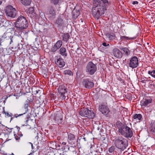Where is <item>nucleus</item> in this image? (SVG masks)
I'll use <instances>...</instances> for the list:
<instances>
[{
	"mask_svg": "<svg viewBox=\"0 0 155 155\" xmlns=\"http://www.w3.org/2000/svg\"><path fill=\"white\" fill-rule=\"evenodd\" d=\"M5 12L7 16L12 18H15L18 13L16 9L11 5H8L6 7Z\"/></svg>",
	"mask_w": 155,
	"mask_h": 155,
	"instance_id": "5",
	"label": "nucleus"
},
{
	"mask_svg": "<svg viewBox=\"0 0 155 155\" xmlns=\"http://www.w3.org/2000/svg\"><path fill=\"white\" fill-rule=\"evenodd\" d=\"M60 95V98H61L63 100L65 98L66 95L67 94V93H63V94H59Z\"/></svg>",
	"mask_w": 155,
	"mask_h": 155,
	"instance_id": "34",
	"label": "nucleus"
},
{
	"mask_svg": "<svg viewBox=\"0 0 155 155\" xmlns=\"http://www.w3.org/2000/svg\"><path fill=\"white\" fill-rule=\"evenodd\" d=\"M28 104L27 103L26 104H25L24 105V107H22L21 110H23V111H22V113L21 114H19L18 116H15V117H18L20 116H21L22 115H23V114H26L27 111H28Z\"/></svg>",
	"mask_w": 155,
	"mask_h": 155,
	"instance_id": "18",
	"label": "nucleus"
},
{
	"mask_svg": "<svg viewBox=\"0 0 155 155\" xmlns=\"http://www.w3.org/2000/svg\"><path fill=\"white\" fill-rule=\"evenodd\" d=\"M82 83L83 85L86 88L89 89L92 88L94 86V83L90 81L88 79H84Z\"/></svg>",
	"mask_w": 155,
	"mask_h": 155,
	"instance_id": "9",
	"label": "nucleus"
},
{
	"mask_svg": "<svg viewBox=\"0 0 155 155\" xmlns=\"http://www.w3.org/2000/svg\"><path fill=\"white\" fill-rule=\"evenodd\" d=\"M120 49L123 51L127 55H129L130 53V51L127 48H120Z\"/></svg>",
	"mask_w": 155,
	"mask_h": 155,
	"instance_id": "26",
	"label": "nucleus"
},
{
	"mask_svg": "<svg viewBox=\"0 0 155 155\" xmlns=\"http://www.w3.org/2000/svg\"><path fill=\"white\" fill-rule=\"evenodd\" d=\"M152 101V99L151 98H147L143 100L141 102V105L142 106L148 107L150 105Z\"/></svg>",
	"mask_w": 155,
	"mask_h": 155,
	"instance_id": "11",
	"label": "nucleus"
},
{
	"mask_svg": "<svg viewBox=\"0 0 155 155\" xmlns=\"http://www.w3.org/2000/svg\"><path fill=\"white\" fill-rule=\"evenodd\" d=\"M55 62L56 64L60 68L63 67L65 65V62L64 59L61 57L58 58Z\"/></svg>",
	"mask_w": 155,
	"mask_h": 155,
	"instance_id": "16",
	"label": "nucleus"
},
{
	"mask_svg": "<svg viewBox=\"0 0 155 155\" xmlns=\"http://www.w3.org/2000/svg\"><path fill=\"white\" fill-rule=\"evenodd\" d=\"M99 110L103 114H107L109 111L107 106L103 104L99 105Z\"/></svg>",
	"mask_w": 155,
	"mask_h": 155,
	"instance_id": "15",
	"label": "nucleus"
},
{
	"mask_svg": "<svg viewBox=\"0 0 155 155\" xmlns=\"http://www.w3.org/2000/svg\"><path fill=\"white\" fill-rule=\"evenodd\" d=\"M20 1L23 5L28 6L31 4V0H20Z\"/></svg>",
	"mask_w": 155,
	"mask_h": 155,
	"instance_id": "24",
	"label": "nucleus"
},
{
	"mask_svg": "<svg viewBox=\"0 0 155 155\" xmlns=\"http://www.w3.org/2000/svg\"><path fill=\"white\" fill-rule=\"evenodd\" d=\"M58 116L59 117H55V120L58 123L60 124L61 123L62 120V117L59 114H58Z\"/></svg>",
	"mask_w": 155,
	"mask_h": 155,
	"instance_id": "27",
	"label": "nucleus"
},
{
	"mask_svg": "<svg viewBox=\"0 0 155 155\" xmlns=\"http://www.w3.org/2000/svg\"><path fill=\"white\" fill-rule=\"evenodd\" d=\"M13 130L14 133V136L16 140H18L20 137L22 136V134L18 128H15L12 129Z\"/></svg>",
	"mask_w": 155,
	"mask_h": 155,
	"instance_id": "14",
	"label": "nucleus"
},
{
	"mask_svg": "<svg viewBox=\"0 0 155 155\" xmlns=\"http://www.w3.org/2000/svg\"><path fill=\"white\" fill-rule=\"evenodd\" d=\"M114 147H111L109 149L108 151L110 153H112L114 151Z\"/></svg>",
	"mask_w": 155,
	"mask_h": 155,
	"instance_id": "36",
	"label": "nucleus"
},
{
	"mask_svg": "<svg viewBox=\"0 0 155 155\" xmlns=\"http://www.w3.org/2000/svg\"><path fill=\"white\" fill-rule=\"evenodd\" d=\"M56 24L59 26H62L64 24V22L63 20L60 18H58L56 21Z\"/></svg>",
	"mask_w": 155,
	"mask_h": 155,
	"instance_id": "23",
	"label": "nucleus"
},
{
	"mask_svg": "<svg viewBox=\"0 0 155 155\" xmlns=\"http://www.w3.org/2000/svg\"><path fill=\"white\" fill-rule=\"evenodd\" d=\"M31 147H32V148L33 147V145H32V144L31 143Z\"/></svg>",
	"mask_w": 155,
	"mask_h": 155,
	"instance_id": "45",
	"label": "nucleus"
},
{
	"mask_svg": "<svg viewBox=\"0 0 155 155\" xmlns=\"http://www.w3.org/2000/svg\"><path fill=\"white\" fill-rule=\"evenodd\" d=\"M138 61L137 58L135 56H133L130 59L129 62V67L132 69L137 68L138 65Z\"/></svg>",
	"mask_w": 155,
	"mask_h": 155,
	"instance_id": "8",
	"label": "nucleus"
},
{
	"mask_svg": "<svg viewBox=\"0 0 155 155\" xmlns=\"http://www.w3.org/2000/svg\"><path fill=\"white\" fill-rule=\"evenodd\" d=\"M106 35L108 37L110 40L114 39L115 38V35L114 34H107Z\"/></svg>",
	"mask_w": 155,
	"mask_h": 155,
	"instance_id": "30",
	"label": "nucleus"
},
{
	"mask_svg": "<svg viewBox=\"0 0 155 155\" xmlns=\"http://www.w3.org/2000/svg\"><path fill=\"white\" fill-rule=\"evenodd\" d=\"M7 115L9 117L10 116V115L8 113L7 114Z\"/></svg>",
	"mask_w": 155,
	"mask_h": 155,
	"instance_id": "42",
	"label": "nucleus"
},
{
	"mask_svg": "<svg viewBox=\"0 0 155 155\" xmlns=\"http://www.w3.org/2000/svg\"><path fill=\"white\" fill-rule=\"evenodd\" d=\"M28 120H26V123L28 122Z\"/></svg>",
	"mask_w": 155,
	"mask_h": 155,
	"instance_id": "44",
	"label": "nucleus"
},
{
	"mask_svg": "<svg viewBox=\"0 0 155 155\" xmlns=\"http://www.w3.org/2000/svg\"><path fill=\"white\" fill-rule=\"evenodd\" d=\"M96 65L93 64L92 62H89L87 64L86 67V71L91 75L94 74L97 70Z\"/></svg>",
	"mask_w": 155,
	"mask_h": 155,
	"instance_id": "7",
	"label": "nucleus"
},
{
	"mask_svg": "<svg viewBox=\"0 0 155 155\" xmlns=\"http://www.w3.org/2000/svg\"><path fill=\"white\" fill-rule=\"evenodd\" d=\"M142 116L140 114H135L133 116L134 119L137 122H139Z\"/></svg>",
	"mask_w": 155,
	"mask_h": 155,
	"instance_id": "22",
	"label": "nucleus"
},
{
	"mask_svg": "<svg viewBox=\"0 0 155 155\" xmlns=\"http://www.w3.org/2000/svg\"><path fill=\"white\" fill-rule=\"evenodd\" d=\"M151 130L153 132L155 133V121L151 124Z\"/></svg>",
	"mask_w": 155,
	"mask_h": 155,
	"instance_id": "32",
	"label": "nucleus"
},
{
	"mask_svg": "<svg viewBox=\"0 0 155 155\" xmlns=\"http://www.w3.org/2000/svg\"><path fill=\"white\" fill-rule=\"evenodd\" d=\"M47 14L48 18L52 20L55 17V10L53 7H51L48 9L47 12Z\"/></svg>",
	"mask_w": 155,
	"mask_h": 155,
	"instance_id": "10",
	"label": "nucleus"
},
{
	"mask_svg": "<svg viewBox=\"0 0 155 155\" xmlns=\"http://www.w3.org/2000/svg\"><path fill=\"white\" fill-rule=\"evenodd\" d=\"M29 11L31 12V13L33 12V9L32 8H30L28 10Z\"/></svg>",
	"mask_w": 155,
	"mask_h": 155,
	"instance_id": "39",
	"label": "nucleus"
},
{
	"mask_svg": "<svg viewBox=\"0 0 155 155\" xmlns=\"http://www.w3.org/2000/svg\"><path fill=\"white\" fill-rule=\"evenodd\" d=\"M58 90L59 94L67 93V92L66 87L64 85L59 86Z\"/></svg>",
	"mask_w": 155,
	"mask_h": 155,
	"instance_id": "19",
	"label": "nucleus"
},
{
	"mask_svg": "<svg viewBox=\"0 0 155 155\" xmlns=\"http://www.w3.org/2000/svg\"><path fill=\"white\" fill-rule=\"evenodd\" d=\"M68 138L71 140H73L74 138V136L73 134L69 133L68 134Z\"/></svg>",
	"mask_w": 155,
	"mask_h": 155,
	"instance_id": "33",
	"label": "nucleus"
},
{
	"mask_svg": "<svg viewBox=\"0 0 155 155\" xmlns=\"http://www.w3.org/2000/svg\"><path fill=\"white\" fill-rule=\"evenodd\" d=\"M113 54L115 57L118 58H121L123 56L122 52L117 48H114L113 49Z\"/></svg>",
	"mask_w": 155,
	"mask_h": 155,
	"instance_id": "13",
	"label": "nucleus"
},
{
	"mask_svg": "<svg viewBox=\"0 0 155 155\" xmlns=\"http://www.w3.org/2000/svg\"><path fill=\"white\" fill-rule=\"evenodd\" d=\"M148 73L155 79V68L152 71H149Z\"/></svg>",
	"mask_w": 155,
	"mask_h": 155,
	"instance_id": "31",
	"label": "nucleus"
},
{
	"mask_svg": "<svg viewBox=\"0 0 155 155\" xmlns=\"http://www.w3.org/2000/svg\"><path fill=\"white\" fill-rule=\"evenodd\" d=\"M62 144L64 145H66V143L65 142H63L62 143Z\"/></svg>",
	"mask_w": 155,
	"mask_h": 155,
	"instance_id": "40",
	"label": "nucleus"
},
{
	"mask_svg": "<svg viewBox=\"0 0 155 155\" xmlns=\"http://www.w3.org/2000/svg\"><path fill=\"white\" fill-rule=\"evenodd\" d=\"M70 36L68 33L64 34L62 35L63 40L64 41H67L69 38Z\"/></svg>",
	"mask_w": 155,
	"mask_h": 155,
	"instance_id": "28",
	"label": "nucleus"
},
{
	"mask_svg": "<svg viewBox=\"0 0 155 155\" xmlns=\"http://www.w3.org/2000/svg\"><path fill=\"white\" fill-rule=\"evenodd\" d=\"M110 2L107 0H94L92 14L98 19L101 15L104 14Z\"/></svg>",
	"mask_w": 155,
	"mask_h": 155,
	"instance_id": "1",
	"label": "nucleus"
},
{
	"mask_svg": "<svg viewBox=\"0 0 155 155\" xmlns=\"http://www.w3.org/2000/svg\"><path fill=\"white\" fill-rule=\"evenodd\" d=\"M102 45L105 47H106L109 46V44L108 43H107L105 42H104L102 43Z\"/></svg>",
	"mask_w": 155,
	"mask_h": 155,
	"instance_id": "37",
	"label": "nucleus"
},
{
	"mask_svg": "<svg viewBox=\"0 0 155 155\" xmlns=\"http://www.w3.org/2000/svg\"><path fill=\"white\" fill-rule=\"evenodd\" d=\"M63 74L65 75H68L70 76H73V73L71 71L69 70H66L63 71Z\"/></svg>",
	"mask_w": 155,
	"mask_h": 155,
	"instance_id": "29",
	"label": "nucleus"
},
{
	"mask_svg": "<svg viewBox=\"0 0 155 155\" xmlns=\"http://www.w3.org/2000/svg\"><path fill=\"white\" fill-rule=\"evenodd\" d=\"M15 27L18 32H21L24 29L26 28L28 26V23L25 17L21 15L17 18L15 23Z\"/></svg>",
	"mask_w": 155,
	"mask_h": 155,
	"instance_id": "2",
	"label": "nucleus"
},
{
	"mask_svg": "<svg viewBox=\"0 0 155 155\" xmlns=\"http://www.w3.org/2000/svg\"><path fill=\"white\" fill-rule=\"evenodd\" d=\"M138 2L137 1H133L132 2V4L133 5L138 4Z\"/></svg>",
	"mask_w": 155,
	"mask_h": 155,
	"instance_id": "38",
	"label": "nucleus"
},
{
	"mask_svg": "<svg viewBox=\"0 0 155 155\" xmlns=\"http://www.w3.org/2000/svg\"><path fill=\"white\" fill-rule=\"evenodd\" d=\"M135 38H136L135 37L129 38L125 36H120V40L121 41L125 40H129L130 39L134 40Z\"/></svg>",
	"mask_w": 155,
	"mask_h": 155,
	"instance_id": "25",
	"label": "nucleus"
},
{
	"mask_svg": "<svg viewBox=\"0 0 155 155\" xmlns=\"http://www.w3.org/2000/svg\"><path fill=\"white\" fill-rule=\"evenodd\" d=\"M2 0H0V5H1L2 3Z\"/></svg>",
	"mask_w": 155,
	"mask_h": 155,
	"instance_id": "41",
	"label": "nucleus"
},
{
	"mask_svg": "<svg viewBox=\"0 0 155 155\" xmlns=\"http://www.w3.org/2000/svg\"><path fill=\"white\" fill-rule=\"evenodd\" d=\"M3 37L6 38L7 40H10V44H11L13 42V37L10 35V33H5L3 35Z\"/></svg>",
	"mask_w": 155,
	"mask_h": 155,
	"instance_id": "17",
	"label": "nucleus"
},
{
	"mask_svg": "<svg viewBox=\"0 0 155 155\" xmlns=\"http://www.w3.org/2000/svg\"><path fill=\"white\" fill-rule=\"evenodd\" d=\"M80 115L86 117L88 118L92 119L95 117L94 112L92 110H88L87 108L81 109L79 112Z\"/></svg>",
	"mask_w": 155,
	"mask_h": 155,
	"instance_id": "6",
	"label": "nucleus"
},
{
	"mask_svg": "<svg viewBox=\"0 0 155 155\" xmlns=\"http://www.w3.org/2000/svg\"><path fill=\"white\" fill-rule=\"evenodd\" d=\"M73 18L74 19H76L80 15V12L76 10H74L72 12Z\"/></svg>",
	"mask_w": 155,
	"mask_h": 155,
	"instance_id": "21",
	"label": "nucleus"
},
{
	"mask_svg": "<svg viewBox=\"0 0 155 155\" xmlns=\"http://www.w3.org/2000/svg\"><path fill=\"white\" fill-rule=\"evenodd\" d=\"M59 53L61 55L64 57H66L68 55L66 49L64 47H62L60 48Z\"/></svg>",
	"mask_w": 155,
	"mask_h": 155,
	"instance_id": "20",
	"label": "nucleus"
},
{
	"mask_svg": "<svg viewBox=\"0 0 155 155\" xmlns=\"http://www.w3.org/2000/svg\"><path fill=\"white\" fill-rule=\"evenodd\" d=\"M119 132L121 134L126 138L131 137L133 132L131 129L127 126L123 125L118 128Z\"/></svg>",
	"mask_w": 155,
	"mask_h": 155,
	"instance_id": "4",
	"label": "nucleus"
},
{
	"mask_svg": "<svg viewBox=\"0 0 155 155\" xmlns=\"http://www.w3.org/2000/svg\"><path fill=\"white\" fill-rule=\"evenodd\" d=\"M114 142L116 147L122 150L126 149L128 146L127 140L121 137L116 139Z\"/></svg>",
	"mask_w": 155,
	"mask_h": 155,
	"instance_id": "3",
	"label": "nucleus"
},
{
	"mask_svg": "<svg viewBox=\"0 0 155 155\" xmlns=\"http://www.w3.org/2000/svg\"><path fill=\"white\" fill-rule=\"evenodd\" d=\"M81 22H83V19H81Z\"/></svg>",
	"mask_w": 155,
	"mask_h": 155,
	"instance_id": "43",
	"label": "nucleus"
},
{
	"mask_svg": "<svg viewBox=\"0 0 155 155\" xmlns=\"http://www.w3.org/2000/svg\"><path fill=\"white\" fill-rule=\"evenodd\" d=\"M58 0H51V2L55 5L57 4L58 3Z\"/></svg>",
	"mask_w": 155,
	"mask_h": 155,
	"instance_id": "35",
	"label": "nucleus"
},
{
	"mask_svg": "<svg viewBox=\"0 0 155 155\" xmlns=\"http://www.w3.org/2000/svg\"><path fill=\"white\" fill-rule=\"evenodd\" d=\"M62 42L61 40L58 41L54 44V46L51 48L52 51L54 52L60 48L62 45Z\"/></svg>",
	"mask_w": 155,
	"mask_h": 155,
	"instance_id": "12",
	"label": "nucleus"
}]
</instances>
